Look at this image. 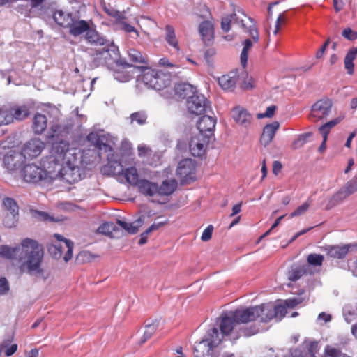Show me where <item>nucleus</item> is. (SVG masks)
<instances>
[{
  "label": "nucleus",
  "mask_w": 357,
  "mask_h": 357,
  "mask_svg": "<svg viewBox=\"0 0 357 357\" xmlns=\"http://www.w3.org/2000/svg\"><path fill=\"white\" fill-rule=\"evenodd\" d=\"M47 128V118L41 114H36L33 119V130L36 134H41Z\"/></svg>",
  "instance_id": "e433bc0d"
},
{
  "label": "nucleus",
  "mask_w": 357,
  "mask_h": 357,
  "mask_svg": "<svg viewBox=\"0 0 357 357\" xmlns=\"http://www.w3.org/2000/svg\"><path fill=\"white\" fill-rule=\"evenodd\" d=\"M187 107L191 114L201 115L211 109L208 100L202 94H195L187 100Z\"/></svg>",
  "instance_id": "0eeeda50"
},
{
  "label": "nucleus",
  "mask_w": 357,
  "mask_h": 357,
  "mask_svg": "<svg viewBox=\"0 0 357 357\" xmlns=\"http://www.w3.org/2000/svg\"><path fill=\"white\" fill-rule=\"evenodd\" d=\"M45 148V144L39 139H31L26 142L21 150L24 160L32 159L38 156Z\"/></svg>",
  "instance_id": "ddd939ff"
},
{
  "label": "nucleus",
  "mask_w": 357,
  "mask_h": 357,
  "mask_svg": "<svg viewBox=\"0 0 357 357\" xmlns=\"http://www.w3.org/2000/svg\"><path fill=\"white\" fill-rule=\"evenodd\" d=\"M142 69H139V70L142 72L141 75V79L142 82L148 88L153 89V83L155 80V76H157V70L151 69L149 68L142 67Z\"/></svg>",
  "instance_id": "c756f323"
},
{
  "label": "nucleus",
  "mask_w": 357,
  "mask_h": 357,
  "mask_svg": "<svg viewBox=\"0 0 357 357\" xmlns=\"http://www.w3.org/2000/svg\"><path fill=\"white\" fill-rule=\"evenodd\" d=\"M238 75L236 72H230L218 79L220 86L225 91H232L236 84Z\"/></svg>",
  "instance_id": "b1692460"
},
{
  "label": "nucleus",
  "mask_w": 357,
  "mask_h": 357,
  "mask_svg": "<svg viewBox=\"0 0 357 357\" xmlns=\"http://www.w3.org/2000/svg\"><path fill=\"white\" fill-rule=\"evenodd\" d=\"M128 55L130 60L134 63H147V57L146 56L142 55V54L135 50V49H130L128 51Z\"/></svg>",
  "instance_id": "c03bdc74"
},
{
  "label": "nucleus",
  "mask_w": 357,
  "mask_h": 357,
  "mask_svg": "<svg viewBox=\"0 0 357 357\" xmlns=\"http://www.w3.org/2000/svg\"><path fill=\"white\" fill-rule=\"evenodd\" d=\"M122 174H123L128 183L133 185H138L140 180H139L138 172L136 168H127L125 170L123 169V172Z\"/></svg>",
  "instance_id": "79ce46f5"
},
{
  "label": "nucleus",
  "mask_w": 357,
  "mask_h": 357,
  "mask_svg": "<svg viewBox=\"0 0 357 357\" xmlns=\"http://www.w3.org/2000/svg\"><path fill=\"white\" fill-rule=\"evenodd\" d=\"M10 291V285L8 280L4 278H0V296L6 295Z\"/></svg>",
  "instance_id": "e2e57ef3"
},
{
  "label": "nucleus",
  "mask_w": 357,
  "mask_h": 357,
  "mask_svg": "<svg viewBox=\"0 0 357 357\" xmlns=\"http://www.w3.org/2000/svg\"><path fill=\"white\" fill-rule=\"evenodd\" d=\"M261 309L258 306H254L247 308H238L232 311L233 318L238 324L248 323L255 321L259 317Z\"/></svg>",
  "instance_id": "9d476101"
},
{
  "label": "nucleus",
  "mask_w": 357,
  "mask_h": 357,
  "mask_svg": "<svg viewBox=\"0 0 357 357\" xmlns=\"http://www.w3.org/2000/svg\"><path fill=\"white\" fill-rule=\"evenodd\" d=\"M218 330L215 327L209 329L205 337L197 343L194 348L195 357H206L211 356V351L221 342Z\"/></svg>",
  "instance_id": "f03ea898"
},
{
  "label": "nucleus",
  "mask_w": 357,
  "mask_h": 357,
  "mask_svg": "<svg viewBox=\"0 0 357 357\" xmlns=\"http://www.w3.org/2000/svg\"><path fill=\"white\" fill-rule=\"evenodd\" d=\"M119 59L118 47L112 45L107 49L103 48L97 51L93 61L98 66L109 65L111 63V61L115 63V59Z\"/></svg>",
  "instance_id": "9b49d317"
},
{
  "label": "nucleus",
  "mask_w": 357,
  "mask_h": 357,
  "mask_svg": "<svg viewBox=\"0 0 357 357\" xmlns=\"http://www.w3.org/2000/svg\"><path fill=\"white\" fill-rule=\"evenodd\" d=\"M34 217L38 220L53 222L54 219L47 213L39 211H34Z\"/></svg>",
  "instance_id": "0e129e2a"
},
{
  "label": "nucleus",
  "mask_w": 357,
  "mask_h": 357,
  "mask_svg": "<svg viewBox=\"0 0 357 357\" xmlns=\"http://www.w3.org/2000/svg\"><path fill=\"white\" fill-rule=\"evenodd\" d=\"M85 39L91 45L101 46L106 44L107 40L97 31L89 27L85 34Z\"/></svg>",
  "instance_id": "cd10ccee"
},
{
  "label": "nucleus",
  "mask_w": 357,
  "mask_h": 357,
  "mask_svg": "<svg viewBox=\"0 0 357 357\" xmlns=\"http://www.w3.org/2000/svg\"><path fill=\"white\" fill-rule=\"evenodd\" d=\"M18 221L17 213H7L3 218V222L5 227L8 228L15 227Z\"/></svg>",
  "instance_id": "864d4df0"
},
{
  "label": "nucleus",
  "mask_w": 357,
  "mask_h": 357,
  "mask_svg": "<svg viewBox=\"0 0 357 357\" xmlns=\"http://www.w3.org/2000/svg\"><path fill=\"white\" fill-rule=\"evenodd\" d=\"M343 117L338 116L324 123L319 128L320 133L322 135L323 138H325V140H327L328 135L330 132L331 129H332L333 127H335L336 125L340 123Z\"/></svg>",
  "instance_id": "a19ab883"
},
{
  "label": "nucleus",
  "mask_w": 357,
  "mask_h": 357,
  "mask_svg": "<svg viewBox=\"0 0 357 357\" xmlns=\"http://www.w3.org/2000/svg\"><path fill=\"white\" fill-rule=\"evenodd\" d=\"M22 247L10 248L7 245L0 246V257L6 259H15L19 257L20 260L22 259L21 256Z\"/></svg>",
  "instance_id": "2f4dec72"
},
{
  "label": "nucleus",
  "mask_w": 357,
  "mask_h": 357,
  "mask_svg": "<svg viewBox=\"0 0 357 357\" xmlns=\"http://www.w3.org/2000/svg\"><path fill=\"white\" fill-rule=\"evenodd\" d=\"M195 172V166L191 159L181 160L178 165L176 174L182 180L188 181L192 178Z\"/></svg>",
  "instance_id": "a211bd4d"
},
{
  "label": "nucleus",
  "mask_w": 357,
  "mask_h": 357,
  "mask_svg": "<svg viewBox=\"0 0 357 357\" xmlns=\"http://www.w3.org/2000/svg\"><path fill=\"white\" fill-rule=\"evenodd\" d=\"M3 204L8 211L7 213L18 214L19 208L16 202L13 199L9 197L4 198Z\"/></svg>",
  "instance_id": "6e6d98bb"
},
{
  "label": "nucleus",
  "mask_w": 357,
  "mask_h": 357,
  "mask_svg": "<svg viewBox=\"0 0 357 357\" xmlns=\"http://www.w3.org/2000/svg\"><path fill=\"white\" fill-rule=\"evenodd\" d=\"M8 109L12 116V122L14 119L22 121L30 114L29 108L26 105H13L8 107Z\"/></svg>",
  "instance_id": "c85d7f7f"
},
{
  "label": "nucleus",
  "mask_w": 357,
  "mask_h": 357,
  "mask_svg": "<svg viewBox=\"0 0 357 357\" xmlns=\"http://www.w3.org/2000/svg\"><path fill=\"white\" fill-rule=\"evenodd\" d=\"M220 319V329L222 335H228L234 328L236 325L238 324L236 321V319L233 318L232 311L222 314Z\"/></svg>",
  "instance_id": "412c9836"
},
{
  "label": "nucleus",
  "mask_w": 357,
  "mask_h": 357,
  "mask_svg": "<svg viewBox=\"0 0 357 357\" xmlns=\"http://www.w3.org/2000/svg\"><path fill=\"white\" fill-rule=\"evenodd\" d=\"M324 354L328 357H350L347 354L342 352L337 348L333 347L330 345H326L324 349Z\"/></svg>",
  "instance_id": "5fc2aeb1"
},
{
  "label": "nucleus",
  "mask_w": 357,
  "mask_h": 357,
  "mask_svg": "<svg viewBox=\"0 0 357 357\" xmlns=\"http://www.w3.org/2000/svg\"><path fill=\"white\" fill-rule=\"evenodd\" d=\"M208 137H201V134L192 137L189 147L194 156H202L205 152V148L208 142Z\"/></svg>",
  "instance_id": "6ab92c4d"
},
{
  "label": "nucleus",
  "mask_w": 357,
  "mask_h": 357,
  "mask_svg": "<svg viewBox=\"0 0 357 357\" xmlns=\"http://www.w3.org/2000/svg\"><path fill=\"white\" fill-rule=\"evenodd\" d=\"M96 135L93 133H91L88 135L87 138L89 141L96 140V146L100 151H104L105 152H110L112 151V147L103 142L100 137H96Z\"/></svg>",
  "instance_id": "09e8293b"
},
{
  "label": "nucleus",
  "mask_w": 357,
  "mask_h": 357,
  "mask_svg": "<svg viewBox=\"0 0 357 357\" xmlns=\"http://www.w3.org/2000/svg\"><path fill=\"white\" fill-rule=\"evenodd\" d=\"M70 24V25L68 27L69 29V33L74 37L79 36L83 33L86 34L90 27L89 23L87 21L80 20L77 16L73 18Z\"/></svg>",
  "instance_id": "aec40b11"
},
{
  "label": "nucleus",
  "mask_w": 357,
  "mask_h": 357,
  "mask_svg": "<svg viewBox=\"0 0 357 357\" xmlns=\"http://www.w3.org/2000/svg\"><path fill=\"white\" fill-rule=\"evenodd\" d=\"M243 29L245 31L249 33L250 36L252 38L253 42L257 43L259 41V33L254 24L250 25L248 27L245 26V27Z\"/></svg>",
  "instance_id": "69168bd1"
},
{
  "label": "nucleus",
  "mask_w": 357,
  "mask_h": 357,
  "mask_svg": "<svg viewBox=\"0 0 357 357\" xmlns=\"http://www.w3.org/2000/svg\"><path fill=\"white\" fill-rule=\"evenodd\" d=\"M310 132L300 135L298 137L292 142V149H298L301 148L307 142V138L310 137Z\"/></svg>",
  "instance_id": "052dcab7"
},
{
  "label": "nucleus",
  "mask_w": 357,
  "mask_h": 357,
  "mask_svg": "<svg viewBox=\"0 0 357 357\" xmlns=\"http://www.w3.org/2000/svg\"><path fill=\"white\" fill-rule=\"evenodd\" d=\"M138 188L141 193L153 197L158 195V184L146 179H142L139 181Z\"/></svg>",
  "instance_id": "393cba45"
},
{
  "label": "nucleus",
  "mask_w": 357,
  "mask_h": 357,
  "mask_svg": "<svg viewBox=\"0 0 357 357\" xmlns=\"http://www.w3.org/2000/svg\"><path fill=\"white\" fill-rule=\"evenodd\" d=\"M116 223L128 234H135L138 232L139 228L142 225L143 222L141 218H139L134 222H127L124 220H117Z\"/></svg>",
  "instance_id": "473e14b6"
},
{
  "label": "nucleus",
  "mask_w": 357,
  "mask_h": 357,
  "mask_svg": "<svg viewBox=\"0 0 357 357\" xmlns=\"http://www.w3.org/2000/svg\"><path fill=\"white\" fill-rule=\"evenodd\" d=\"M101 172L107 176L120 175L123 172L121 163L116 160H109L101 169Z\"/></svg>",
  "instance_id": "a878e982"
},
{
  "label": "nucleus",
  "mask_w": 357,
  "mask_h": 357,
  "mask_svg": "<svg viewBox=\"0 0 357 357\" xmlns=\"http://www.w3.org/2000/svg\"><path fill=\"white\" fill-rule=\"evenodd\" d=\"M115 66L113 70V76L120 82H127L134 77L137 70L142 69V67L135 66L128 63L125 59H115Z\"/></svg>",
  "instance_id": "39448f33"
},
{
  "label": "nucleus",
  "mask_w": 357,
  "mask_h": 357,
  "mask_svg": "<svg viewBox=\"0 0 357 357\" xmlns=\"http://www.w3.org/2000/svg\"><path fill=\"white\" fill-rule=\"evenodd\" d=\"M216 124V120L209 115H204L197 121V126L199 130L201 137H210L213 132Z\"/></svg>",
  "instance_id": "f3484780"
},
{
  "label": "nucleus",
  "mask_w": 357,
  "mask_h": 357,
  "mask_svg": "<svg viewBox=\"0 0 357 357\" xmlns=\"http://www.w3.org/2000/svg\"><path fill=\"white\" fill-rule=\"evenodd\" d=\"M274 308V312H275V317L279 318V319H281L282 317H284L287 313V309L286 305H276L273 307Z\"/></svg>",
  "instance_id": "338daca9"
},
{
  "label": "nucleus",
  "mask_w": 357,
  "mask_h": 357,
  "mask_svg": "<svg viewBox=\"0 0 357 357\" xmlns=\"http://www.w3.org/2000/svg\"><path fill=\"white\" fill-rule=\"evenodd\" d=\"M280 124L278 121H274L271 123L267 124L263 130L260 138V142L264 146H268L273 139L275 132L279 128Z\"/></svg>",
  "instance_id": "5701e85b"
},
{
  "label": "nucleus",
  "mask_w": 357,
  "mask_h": 357,
  "mask_svg": "<svg viewBox=\"0 0 357 357\" xmlns=\"http://www.w3.org/2000/svg\"><path fill=\"white\" fill-rule=\"evenodd\" d=\"M130 119V123L133 124L134 123H136L139 126H142L146 123L147 114L144 111H139L131 114Z\"/></svg>",
  "instance_id": "8fccbe9b"
},
{
  "label": "nucleus",
  "mask_w": 357,
  "mask_h": 357,
  "mask_svg": "<svg viewBox=\"0 0 357 357\" xmlns=\"http://www.w3.org/2000/svg\"><path fill=\"white\" fill-rule=\"evenodd\" d=\"M311 204V200L308 199L301 206H298L293 213H291L290 217L299 216L304 214L309 208Z\"/></svg>",
  "instance_id": "680f3d73"
},
{
  "label": "nucleus",
  "mask_w": 357,
  "mask_h": 357,
  "mask_svg": "<svg viewBox=\"0 0 357 357\" xmlns=\"http://www.w3.org/2000/svg\"><path fill=\"white\" fill-rule=\"evenodd\" d=\"M243 44V48L241 53V63L245 68L248 62V52L252 47V41L250 39H246Z\"/></svg>",
  "instance_id": "de8ad7c7"
},
{
  "label": "nucleus",
  "mask_w": 357,
  "mask_h": 357,
  "mask_svg": "<svg viewBox=\"0 0 357 357\" xmlns=\"http://www.w3.org/2000/svg\"><path fill=\"white\" fill-rule=\"evenodd\" d=\"M116 230V227L112 222H105L102 224L97 229L100 234L105 235H111L113 231Z\"/></svg>",
  "instance_id": "bf43d9fd"
},
{
  "label": "nucleus",
  "mask_w": 357,
  "mask_h": 357,
  "mask_svg": "<svg viewBox=\"0 0 357 357\" xmlns=\"http://www.w3.org/2000/svg\"><path fill=\"white\" fill-rule=\"evenodd\" d=\"M333 107L330 99H321L316 102L312 107L310 117L314 119V121L326 118L331 112Z\"/></svg>",
  "instance_id": "f8f14e48"
},
{
  "label": "nucleus",
  "mask_w": 357,
  "mask_h": 357,
  "mask_svg": "<svg viewBox=\"0 0 357 357\" xmlns=\"http://www.w3.org/2000/svg\"><path fill=\"white\" fill-rule=\"evenodd\" d=\"M177 187V182L174 179L165 180L160 186L158 185V196H169L172 195Z\"/></svg>",
  "instance_id": "7c9ffc66"
},
{
  "label": "nucleus",
  "mask_w": 357,
  "mask_h": 357,
  "mask_svg": "<svg viewBox=\"0 0 357 357\" xmlns=\"http://www.w3.org/2000/svg\"><path fill=\"white\" fill-rule=\"evenodd\" d=\"M324 256L320 254L312 253L307 257L309 265L312 266H321L324 261Z\"/></svg>",
  "instance_id": "4d7b16f0"
},
{
  "label": "nucleus",
  "mask_w": 357,
  "mask_h": 357,
  "mask_svg": "<svg viewBox=\"0 0 357 357\" xmlns=\"http://www.w3.org/2000/svg\"><path fill=\"white\" fill-rule=\"evenodd\" d=\"M12 123V116L10 112H9L8 107H1L0 108V126L3 125H8Z\"/></svg>",
  "instance_id": "13d9d810"
},
{
  "label": "nucleus",
  "mask_w": 357,
  "mask_h": 357,
  "mask_svg": "<svg viewBox=\"0 0 357 357\" xmlns=\"http://www.w3.org/2000/svg\"><path fill=\"white\" fill-rule=\"evenodd\" d=\"M22 253H25L26 259L23 264L30 274L42 273L40 264L43 257V248L37 241L25 238L22 241Z\"/></svg>",
  "instance_id": "f257e3e1"
},
{
  "label": "nucleus",
  "mask_w": 357,
  "mask_h": 357,
  "mask_svg": "<svg viewBox=\"0 0 357 357\" xmlns=\"http://www.w3.org/2000/svg\"><path fill=\"white\" fill-rule=\"evenodd\" d=\"M158 326V325L156 323L146 324L145 326V331L144 332V334L141 340H139V344H142L144 342H146L149 338H151L156 331Z\"/></svg>",
  "instance_id": "49530a36"
},
{
  "label": "nucleus",
  "mask_w": 357,
  "mask_h": 357,
  "mask_svg": "<svg viewBox=\"0 0 357 357\" xmlns=\"http://www.w3.org/2000/svg\"><path fill=\"white\" fill-rule=\"evenodd\" d=\"M306 273H307V269L304 266H298L293 267L289 271L288 278L291 281H296Z\"/></svg>",
  "instance_id": "a18cd8bd"
},
{
  "label": "nucleus",
  "mask_w": 357,
  "mask_h": 357,
  "mask_svg": "<svg viewBox=\"0 0 357 357\" xmlns=\"http://www.w3.org/2000/svg\"><path fill=\"white\" fill-rule=\"evenodd\" d=\"M241 15L245 17V14L242 11L240 7H234L233 13L229 15H226L222 17L221 20V29L227 33L231 29V24L232 22L240 24L242 28L245 27L243 19L241 17Z\"/></svg>",
  "instance_id": "2eb2a0df"
},
{
  "label": "nucleus",
  "mask_w": 357,
  "mask_h": 357,
  "mask_svg": "<svg viewBox=\"0 0 357 357\" xmlns=\"http://www.w3.org/2000/svg\"><path fill=\"white\" fill-rule=\"evenodd\" d=\"M213 24L208 20L202 22L199 26V32L204 40H209L213 37Z\"/></svg>",
  "instance_id": "c9c22d12"
},
{
  "label": "nucleus",
  "mask_w": 357,
  "mask_h": 357,
  "mask_svg": "<svg viewBox=\"0 0 357 357\" xmlns=\"http://www.w3.org/2000/svg\"><path fill=\"white\" fill-rule=\"evenodd\" d=\"M157 76L153 83V89L161 90L171 84V74L169 73H164L161 70H157Z\"/></svg>",
  "instance_id": "bb28decb"
},
{
  "label": "nucleus",
  "mask_w": 357,
  "mask_h": 357,
  "mask_svg": "<svg viewBox=\"0 0 357 357\" xmlns=\"http://www.w3.org/2000/svg\"><path fill=\"white\" fill-rule=\"evenodd\" d=\"M67 132L66 130L59 124H53L50 130L48 131L46 137L48 140H61L60 138L63 137Z\"/></svg>",
  "instance_id": "f704fd0d"
},
{
  "label": "nucleus",
  "mask_w": 357,
  "mask_h": 357,
  "mask_svg": "<svg viewBox=\"0 0 357 357\" xmlns=\"http://www.w3.org/2000/svg\"><path fill=\"white\" fill-rule=\"evenodd\" d=\"M21 176L29 183L40 184L50 182L47 172L43 168L34 163L27 164L21 169Z\"/></svg>",
  "instance_id": "20e7f679"
},
{
  "label": "nucleus",
  "mask_w": 357,
  "mask_h": 357,
  "mask_svg": "<svg viewBox=\"0 0 357 357\" xmlns=\"http://www.w3.org/2000/svg\"><path fill=\"white\" fill-rule=\"evenodd\" d=\"M166 36L165 39L167 43L175 48L177 51L179 50L178 42L176 38L175 31L174 28L170 25L165 26Z\"/></svg>",
  "instance_id": "37998d69"
},
{
  "label": "nucleus",
  "mask_w": 357,
  "mask_h": 357,
  "mask_svg": "<svg viewBox=\"0 0 357 357\" xmlns=\"http://www.w3.org/2000/svg\"><path fill=\"white\" fill-rule=\"evenodd\" d=\"M257 306L261 309L259 316L261 322H268L275 317L274 308L271 304H262Z\"/></svg>",
  "instance_id": "58836bf2"
},
{
  "label": "nucleus",
  "mask_w": 357,
  "mask_h": 357,
  "mask_svg": "<svg viewBox=\"0 0 357 357\" xmlns=\"http://www.w3.org/2000/svg\"><path fill=\"white\" fill-rule=\"evenodd\" d=\"M63 164V162L51 155L46 156L42 160V167L47 172V177L50 181L58 178V175L62 171Z\"/></svg>",
  "instance_id": "1a4fd4ad"
},
{
  "label": "nucleus",
  "mask_w": 357,
  "mask_h": 357,
  "mask_svg": "<svg viewBox=\"0 0 357 357\" xmlns=\"http://www.w3.org/2000/svg\"><path fill=\"white\" fill-rule=\"evenodd\" d=\"M24 162V159L21 152L15 150H9L3 158V166L10 172L15 171Z\"/></svg>",
  "instance_id": "dca6fc26"
},
{
  "label": "nucleus",
  "mask_w": 357,
  "mask_h": 357,
  "mask_svg": "<svg viewBox=\"0 0 357 357\" xmlns=\"http://www.w3.org/2000/svg\"><path fill=\"white\" fill-rule=\"evenodd\" d=\"M54 237L56 238V239L58 241L63 242V245L65 248L67 249V251L63 257V259L66 262H68L70 259H71L73 257V250L74 246L73 243L71 241L65 238L63 236L58 234H55L54 235Z\"/></svg>",
  "instance_id": "ea45409f"
},
{
  "label": "nucleus",
  "mask_w": 357,
  "mask_h": 357,
  "mask_svg": "<svg viewBox=\"0 0 357 357\" xmlns=\"http://www.w3.org/2000/svg\"><path fill=\"white\" fill-rule=\"evenodd\" d=\"M50 155L55 156L56 159L62 162H65L68 159H70V155L72 156L73 158L74 157V153H70L69 143L62 139L59 141L52 142Z\"/></svg>",
  "instance_id": "4468645a"
},
{
  "label": "nucleus",
  "mask_w": 357,
  "mask_h": 357,
  "mask_svg": "<svg viewBox=\"0 0 357 357\" xmlns=\"http://www.w3.org/2000/svg\"><path fill=\"white\" fill-rule=\"evenodd\" d=\"M193 86L187 83L179 84L176 87V93L183 98L189 94V92L193 93Z\"/></svg>",
  "instance_id": "603ef678"
},
{
  "label": "nucleus",
  "mask_w": 357,
  "mask_h": 357,
  "mask_svg": "<svg viewBox=\"0 0 357 357\" xmlns=\"http://www.w3.org/2000/svg\"><path fill=\"white\" fill-rule=\"evenodd\" d=\"M213 231V225H208L203 231L202 234L201 239L202 241L206 242L209 241L211 238L212 234Z\"/></svg>",
  "instance_id": "774afa93"
},
{
  "label": "nucleus",
  "mask_w": 357,
  "mask_h": 357,
  "mask_svg": "<svg viewBox=\"0 0 357 357\" xmlns=\"http://www.w3.org/2000/svg\"><path fill=\"white\" fill-rule=\"evenodd\" d=\"M357 56V47H351L347 53L344 63V67L347 70L348 74L352 75L354 70V61Z\"/></svg>",
  "instance_id": "72a5a7b5"
},
{
  "label": "nucleus",
  "mask_w": 357,
  "mask_h": 357,
  "mask_svg": "<svg viewBox=\"0 0 357 357\" xmlns=\"http://www.w3.org/2000/svg\"><path fill=\"white\" fill-rule=\"evenodd\" d=\"M231 116L234 120L238 124L248 127L252 119L251 115L246 109L241 107H236L231 110Z\"/></svg>",
  "instance_id": "4be33fe9"
},
{
  "label": "nucleus",
  "mask_w": 357,
  "mask_h": 357,
  "mask_svg": "<svg viewBox=\"0 0 357 357\" xmlns=\"http://www.w3.org/2000/svg\"><path fill=\"white\" fill-rule=\"evenodd\" d=\"M349 246L346 245L343 246H330L327 249L328 255L333 258L342 259L348 253Z\"/></svg>",
  "instance_id": "4c0bfd02"
},
{
  "label": "nucleus",
  "mask_w": 357,
  "mask_h": 357,
  "mask_svg": "<svg viewBox=\"0 0 357 357\" xmlns=\"http://www.w3.org/2000/svg\"><path fill=\"white\" fill-rule=\"evenodd\" d=\"M357 192V174L339 189L328 200L326 206V210H330L340 204L348 197Z\"/></svg>",
  "instance_id": "7ed1b4c3"
},
{
  "label": "nucleus",
  "mask_w": 357,
  "mask_h": 357,
  "mask_svg": "<svg viewBox=\"0 0 357 357\" xmlns=\"http://www.w3.org/2000/svg\"><path fill=\"white\" fill-rule=\"evenodd\" d=\"M65 247L61 243H51L48 245V252L54 259H59Z\"/></svg>",
  "instance_id": "3c124183"
},
{
  "label": "nucleus",
  "mask_w": 357,
  "mask_h": 357,
  "mask_svg": "<svg viewBox=\"0 0 357 357\" xmlns=\"http://www.w3.org/2000/svg\"><path fill=\"white\" fill-rule=\"evenodd\" d=\"M58 178L63 179L69 183L77 182L81 179V169L78 166L77 158L73 157V160L68 159L63 162L62 171L58 175Z\"/></svg>",
  "instance_id": "423d86ee"
},
{
  "label": "nucleus",
  "mask_w": 357,
  "mask_h": 357,
  "mask_svg": "<svg viewBox=\"0 0 357 357\" xmlns=\"http://www.w3.org/2000/svg\"><path fill=\"white\" fill-rule=\"evenodd\" d=\"M51 15L55 23L64 28H68L70 25V23H71L73 18L75 16L71 13H66L62 10H57L54 12H51L50 14H47L45 6L41 7L40 15L43 19L47 20Z\"/></svg>",
  "instance_id": "6e6552de"
}]
</instances>
